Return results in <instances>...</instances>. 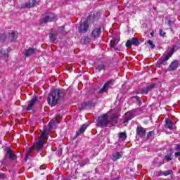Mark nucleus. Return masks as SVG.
<instances>
[{
	"mask_svg": "<svg viewBox=\"0 0 180 180\" xmlns=\"http://www.w3.org/2000/svg\"><path fill=\"white\" fill-rule=\"evenodd\" d=\"M136 134L139 137H144V136H146V129L141 127H138L136 129Z\"/></svg>",
	"mask_w": 180,
	"mask_h": 180,
	"instance_id": "obj_17",
	"label": "nucleus"
},
{
	"mask_svg": "<svg viewBox=\"0 0 180 180\" xmlns=\"http://www.w3.org/2000/svg\"><path fill=\"white\" fill-rule=\"evenodd\" d=\"M58 30H59L60 33H62V34H64V33H65L64 30H65V28L64 27V26H62L58 28Z\"/></svg>",
	"mask_w": 180,
	"mask_h": 180,
	"instance_id": "obj_30",
	"label": "nucleus"
},
{
	"mask_svg": "<svg viewBox=\"0 0 180 180\" xmlns=\"http://www.w3.org/2000/svg\"><path fill=\"white\" fill-rule=\"evenodd\" d=\"M105 66L103 64H100L97 66V68H96V71L97 72H101V71H102V70H105Z\"/></svg>",
	"mask_w": 180,
	"mask_h": 180,
	"instance_id": "obj_27",
	"label": "nucleus"
},
{
	"mask_svg": "<svg viewBox=\"0 0 180 180\" xmlns=\"http://www.w3.org/2000/svg\"><path fill=\"white\" fill-rule=\"evenodd\" d=\"M140 44V41L137 38H132L131 39H129L126 43L127 47H131V46H139Z\"/></svg>",
	"mask_w": 180,
	"mask_h": 180,
	"instance_id": "obj_7",
	"label": "nucleus"
},
{
	"mask_svg": "<svg viewBox=\"0 0 180 180\" xmlns=\"http://www.w3.org/2000/svg\"><path fill=\"white\" fill-rule=\"evenodd\" d=\"M37 6V1L36 0H30L22 5V8H33Z\"/></svg>",
	"mask_w": 180,
	"mask_h": 180,
	"instance_id": "obj_10",
	"label": "nucleus"
},
{
	"mask_svg": "<svg viewBox=\"0 0 180 180\" xmlns=\"http://www.w3.org/2000/svg\"><path fill=\"white\" fill-rule=\"evenodd\" d=\"M6 40V34H3L0 36V41H5Z\"/></svg>",
	"mask_w": 180,
	"mask_h": 180,
	"instance_id": "obj_29",
	"label": "nucleus"
},
{
	"mask_svg": "<svg viewBox=\"0 0 180 180\" xmlns=\"http://www.w3.org/2000/svg\"><path fill=\"white\" fill-rule=\"evenodd\" d=\"M30 157V152L28 151L27 153L25 155V160L27 161V159Z\"/></svg>",
	"mask_w": 180,
	"mask_h": 180,
	"instance_id": "obj_35",
	"label": "nucleus"
},
{
	"mask_svg": "<svg viewBox=\"0 0 180 180\" xmlns=\"http://www.w3.org/2000/svg\"><path fill=\"white\" fill-rule=\"evenodd\" d=\"M88 127V124H84L80 129H79V131H77V136H79L80 134H82V133L85 132V130H86Z\"/></svg>",
	"mask_w": 180,
	"mask_h": 180,
	"instance_id": "obj_22",
	"label": "nucleus"
},
{
	"mask_svg": "<svg viewBox=\"0 0 180 180\" xmlns=\"http://www.w3.org/2000/svg\"><path fill=\"white\" fill-rule=\"evenodd\" d=\"M172 150H170V153L165 156L164 161H166L167 162H169V161H172Z\"/></svg>",
	"mask_w": 180,
	"mask_h": 180,
	"instance_id": "obj_24",
	"label": "nucleus"
},
{
	"mask_svg": "<svg viewBox=\"0 0 180 180\" xmlns=\"http://www.w3.org/2000/svg\"><path fill=\"white\" fill-rule=\"evenodd\" d=\"M155 88V84H152L143 89H142V94H144L145 95H147L151 89H154Z\"/></svg>",
	"mask_w": 180,
	"mask_h": 180,
	"instance_id": "obj_16",
	"label": "nucleus"
},
{
	"mask_svg": "<svg viewBox=\"0 0 180 180\" xmlns=\"http://www.w3.org/2000/svg\"><path fill=\"white\" fill-rule=\"evenodd\" d=\"M57 36H58V34L56 33H53L49 35L51 43H54V41H56V40H57Z\"/></svg>",
	"mask_w": 180,
	"mask_h": 180,
	"instance_id": "obj_25",
	"label": "nucleus"
},
{
	"mask_svg": "<svg viewBox=\"0 0 180 180\" xmlns=\"http://www.w3.org/2000/svg\"><path fill=\"white\" fill-rule=\"evenodd\" d=\"M165 127L169 130H176V125L170 119H165Z\"/></svg>",
	"mask_w": 180,
	"mask_h": 180,
	"instance_id": "obj_6",
	"label": "nucleus"
},
{
	"mask_svg": "<svg viewBox=\"0 0 180 180\" xmlns=\"http://www.w3.org/2000/svg\"><path fill=\"white\" fill-rule=\"evenodd\" d=\"M171 174H172V170L169 169V170H166L165 172H163L162 174L165 176H168V175H171Z\"/></svg>",
	"mask_w": 180,
	"mask_h": 180,
	"instance_id": "obj_28",
	"label": "nucleus"
},
{
	"mask_svg": "<svg viewBox=\"0 0 180 180\" xmlns=\"http://www.w3.org/2000/svg\"><path fill=\"white\" fill-rule=\"evenodd\" d=\"M18 39V33L12 31L11 33L8 34V39L11 40V41H13Z\"/></svg>",
	"mask_w": 180,
	"mask_h": 180,
	"instance_id": "obj_21",
	"label": "nucleus"
},
{
	"mask_svg": "<svg viewBox=\"0 0 180 180\" xmlns=\"http://www.w3.org/2000/svg\"><path fill=\"white\" fill-rule=\"evenodd\" d=\"M37 51V49L36 48H30L29 49H26L24 54L25 57H30V56H33L34 53Z\"/></svg>",
	"mask_w": 180,
	"mask_h": 180,
	"instance_id": "obj_13",
	"label": "nucleus"
},
{
	"mask_svg": "<svg viewBox=\"0 0 180 180\" xmlns=\"http://www.w3.org/2000/svg\"><path fill=\"white\" fill-rule=\"evenodd\" d=\"M101 27H97L94 29L92 32V37H94V39H97V37H99V34H101Z\"/></svg>",
	"mask_w": 180,
	"mask_h": 180,
	"instance_id": "obj_19",
	"label": "nucleus"
},
{
	"mask_svg": "<svg viewBox=\"0 0 180 180\" xmlns=\"http://www.w3.org/2000/svg\"><path fill=\"white\" fill-rule=\"evenodd\" d=\"M176 151H180V145H176Z\"/></svg>",
	"mask_w": 180,
	"mask_h": 180,
	"instance_id": "obj_36",
	"label": "nucleus"
},
{
	"mask_svg": "<svg viewBox=\"0 0 180 180\" xmlns=\"http://www.w3.org/2000/svg\"><path fill=\"white\" fill-rule=\"evenodd\" d=\"M172 23H174L172 20L168 21L169 26H172Z\"/></svg>",
	"mask_w": 180,
	"mask_h": 180,
	"instance_id": "obj_38",
	"label": "nucleus"
},
{
	"mask_svg": "<svg viewBox=\"0 0 180 180\" xmlns=\"http://www.w3.org/2000/svg\"><path fill=\"white\" fill-rule=\"evenodd\" d=\"M163 173H164V172H161V171L157 172L156 175H157V176H161L164 175Z\"/></svg>",
	"mask_w": 180,
	"mask_h": 180,
	"instance_id": "obj_34",
	"label": "nucleus"
},
{
	"mask_svg": "<svg viewBox=\"0 0 180 180\" xmlns=\"http://www.w3.org/2000/svg\"><path fill=\"white\" fill-rule=\"evenodd\" d=\"M5 174H4L3 173H0V178H4Z\"/></svg>",
	"mask_w": 180,
	"mask_h": 180,
	"instance_id": "obj_39",
	"label": "nucleus"
},
{
	"mask_svg": "<svg viewBox=\"0 0 180 180\" xmlns=\"http://www.w3.org/2000/svg\"><path fill=\"white\" fill-rule=\"evenodd\" d=\"M59 123H60V121H58L57 118H53L49 122V127H53V126H56V124H58Z\"/></svg>",
	"mask_w": 180,
	"mask_h": 180,
	"instance_id": "obj_23",
	"label": "nucleus"
},
{
	"mask_svg": "<svg viewBox=\"0 0 180 180\" xmlns=\"http://www.w3.org/2000/svg\"><path fill=\"white\" fill-rule=\"evenodd\" d=\"M148 43L149 46H150L151 49H154V47H155V45L154 44V43H153V41L149 40L148 41Z\"/></svg>",
	"mask_w": 180,
	"mask_h": 180,
	"instance_id": "obj_31",
	"label": "nucleus"
},
{
	"mask_svg": "<svg viewBox=\"0 0 180 180\" xmlns=\"http://www.w3.org/2000/svg\"><path fill=\"white\" fill-rule=\"evenodd\" d=\"M110 85H113V80H109L108 82L105 83L103 88L99 91L100 94L108 92V89H109V87L110 86Z\"/></svg>",
	"mask_w": 180,
	"mask_h": 180,
	"instance_id": "obj_8",
	"label": "nucleus"
},
{
	"mask_svg": "<svg viewBox=\"0 0 180 180\" xmlns=\"http://www.w3.org/2000/svg\"><path fill=\"white\" fill-rule=\"evenodd\" d=\"M109 115L104 114L98 117L97 120V126L98 127H106L109 126H113V124H116L117 123V117L116 115L113 114L111 117V120H108Z\"/></svg>",
	"mask_w": 180,
	"mask_h": 180,
	"instance_id": "obj_1",
	"label": "nucleus"
},
{
	"mask_svg": "<svg viewBox=\"0 0 180 180\" xmlns=\"http://www.w3.org/2000/svg\"><path fill=\"white\" fill-rule=\"evenodd\" d=\"M134 117L133 113L131 112H128L125 113V115L123 117V122L122 123H129V120H131Z\"/></svg>",
	"mask_w": 180,
	"mask_h": 180,
	"instance_id": "obj_12",
	"label": "nucleus"
},
{
	"mask_svg": "<svg viewBox=\"0 0 180 180\" xmlns=\"http://www.w3.org/2000/svg\"><path fill=\"white\" fill-rule=\"evenodd\" d=\"M175 157L178 158L180 157V152H177L174 154Z\"/></svg>",
	"mask_w": 180,
	"mask_h": 180,
	"instance_id": "obj_37",
	"label": "nucleus"
},
{
	"mask_svg": "<svg viewBox=\"0 0 180 180\" xmlns=\"http://www.w3.org/2000/svg\"><path fill=\"white\" fill-rule=\"evenodd\" d=\"M159 34H160V36H162V37H164V36H165V32H164V31H162V30H160Z\"/></svg>",
	"mask_w": 180,
	"mask_h": 180,
	"instance_id": "obj_33",
	"label": "nucleus"
},
{
	"mask_svg": "<svg viewBox=\"0 0 180 180\" xmlns=\"http://www.w3.org/2000/svg\"><path fill=\"white\" fill-rule=\"evenodd\" d=\"M37 102V96L33 97L31 101L28 102V105L27 107V110H32V108H33L34 103Z\"/></svg>",
	"mask_w": 180,
	"mask_h": 180,
	"instance_id": "obj_14",
	"label": "nucleus"
},
{
	"mask_svg": "<svg viewBox=\"0 0 180 180\" xmlns=\"http://www.w3.org/2000/svg\"><path fill=\"white\" fill-rule=\"evenodd\" d=\"M175 53V48L167 49L163 54V56L159 60L160 64H164L165 61H168L172 55Z\"/></svg>",
	"mask_w": 180,
	"mask_h": 180,
	"instance_id": "obj_4",
	"label": "nucleus"
},
{
	"mask_svg": "<svg viewBox=\"0 0 180 180\" xmlns=\"http://www.w3.org/2000/svg\"><path fill=\"white\" fill-rule=\"evenodd\" d=\"M119 44V39H112V40L110 41V47L112 50H115V51H120L119 49L116 47L117 44Z\"/></svg>",
	"mask_w": 180,
	"mask_h": 180,
	"instance_id": "obj_11",
	"label": "nucleus"
},
{
	"mask_svg": "<svg viewBox=\"0 0 180 180\" xmlns=\"http://www.w3.org/2000/svg\"><path fill=\"white\" fill-rule=\"evenodd\" d=\"M122 155H123L122 152H117L112 154V161H117V160H120V158H122Z\"/></svg>",
	"mask_w": 180,
	"mask_h": 180,
	"instance_id": "obj_20",
	"label": "nucleus"
},
{
	"mask_svg": "<svg viewBox=\"0 0 180 180\" xmlns=\"http://www.w3.org/2000/svg\"><path fill=\"white\" fill-rule=\"evenodd\" d=\"M153 136H154V131H151L148 134L147 139H151Z\"/></svg>",
	"mask_w": 180,
	"mask_h": 180,
	"instance_id": "obj_32",
	"label": "nucleus"
},
{
	"mask_svg": "<svg viewBox=\"0 0 180 180\" xmlns=\"http://www.w3.org/2000/svg\"><path fill=\"white\" fill-rule=\"evenodd\" d=\"M5 151L6 152V154L10 160H16V158H18L15 154V152L11 150V148H6Z\"/></svg>",
	"mask_w": 180,
	"mask_h": 180,
	"instance_id": "obj_9",
	"label": "nucleus"
},
{
	"mask_svg": "<svg viewBox=\"0 0 180 180\" xmlns=\"http://www.w3.org/2000/svg\"><path fill=\"white\" fill-rule=\"evenodd\" d=\"M179 65V63H178V60H174L169 65L168 70H169V71H175V70H176V68H178Z\"/></svg>",
	"mask_w": 180,
	"mask_h": 180,
	"instance_id": "obj_15",
	"label": "nucleus"
},
{
	"mask_svg": "<svg viewBox=\"0 0 180 180\" xmlns=\"http://www.w3.org/2000/svg\"><path fill=\"white\" fill-rule=\"evenodd\" d=\"M118 137L120 140L124 141V139H127V134H126V132H121L119 134Z\"/></svg>",
	"mask_w": 180,
	"mask_h": 180,
	"instance_id": "obj_26",
	"label": "nucleus"
},
{
	"mask_svg": "<svg viewBox=\"0 0 180 180\" xmlns=\"http://www.w3.org/2000/svg\"><path fill=\"white\" fill-rule=\"evenodd\" d=\"M162 164H164V162H160L159 165H158V167H161V165H162Z\"/></svg>",
	"mask_w": 180,
	"mask_h": 180,
	"instance_id": "obj_40",
	"label": "nucleus"
},
{
	"mask_svg": "<svg viewBox=\"0 0 180 180\" xmlns=\"http://www.w3.org/2000/svg\"><path fill=\"white\" fill-rule=\"evenodd\" d=\"M54 16H51V15H46L44 17V18L41 20V23H48V22H51L53 20V19H54Z\"/></svg>",
	"mask_w": 180,
	"mask_h": 180,
	"instance_id": "obj_18",
	"label": "nucleus"
},
{
	"mask_svg": "<svg viewBox=\"0 0 180 180\" xmlns=\"http://www.w3.org/2000/svg\"><path fill=\"white\" fill-rule=\"evenodd\" d=\"M48 138L49 134H47L46 131H44L39 137V141L34 143L33 146L30 148V150H41V148H43V146L44 145V141L47 140Z\"/></svg>",
	"mask_w": 180,
	"mask_h": 180,
	"instance_id": "obj_3",
	"label": "nucleus"
},
{
	"mask_svg": "<svg viewBox=\"0 0 180 180\" xmlns=\"http://www.w3.org/2000/svg\"><path fill=\"white\" fill-rule=\"evenodd\" d=\"M64 97V92L63 90L56 89L51 91L49 93L48 97V103L52 106H56L58 103V101L61 99V98Z\"/></svg>",
	"mask_w": 180,
	"mask_h": 180,
	"instance_id": "obj_2",
	"label": "nucleus"
},
{
	"mask_svg": "<svg viewBox=\"0 0 180 180\" xmlns=\"http://www.w3.org/2000/svg\"><path fill=\"white\" fill-rule=\"evenodd\" d=\"M88 29H89V24L87 20L82 22L78 27V31L80 34H84V33H86L88 32Z\"/></svg>",
	"mask_w": 180,
	"mask_h": 180,
	"instance_id": "obj_5",
	"label": "nucleus"
}]
</instances>
